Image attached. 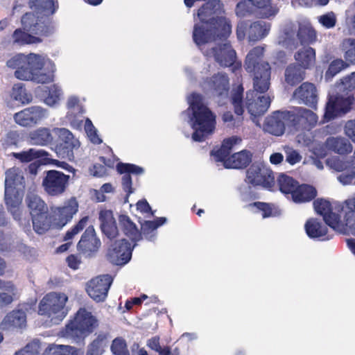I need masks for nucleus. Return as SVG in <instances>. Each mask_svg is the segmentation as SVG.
Wrapping results in <instances>:
<instances>
[{"instance_id":"obj_42","label":"nucleus","mask_w":355,"mask_h":355,"mask_svg":"<svg viewBox=\"0 0 355 355\" xmlns=\"http://www.w3.org/2000/svg\"><path fill=\"white\" fill-rule=\"evenodd\" d=\"M3 321L8 327L22 328L26 324V315L22 310H13L6 315Z\"/></svg>"},{"instance_id":"obj_55","label":"nucleus","mask_w":355,"mask_h":355,"mask_svg":"<svg viewBox=\"0 0 355 355\" xmlns=\"http://www.w3.org/2000/svg\"><path fill=\"white\" fill-rule=\"evenodd\" d=\"M116 170L120 174L125 173L140 175L144 173V168L133 164L119 163L116 165Z\"/></svg>"},{"instance_id":"obj_64","label":"nucleus","mask_w":355,"mask_h":355,"mask_svg":"<svg viewBox=\"0 0 355 355\" xmlns=\"http://www.w3.org/2000/svg\"><path fill=\"white\" fill-rule=\"evenodd\" d=\"M345 132L355 143V119L349 120L345 123Z\"/></svg>"},{"instance_id":"obj_33","label":"nucleus","mask_w":355,"mask_h":355,"mask_svg":"<svg viewBox=\"0 0 355 355\" xmlns=\"http://www.w3.org/2000/svg\"><path fill=\"white\" fill-rule=\"evenodd\" d=\"M31 219L33 230L38 234H44L51 227H54L53 217L49 213V211L46 214H42L31 218Z\"/></svg>"},{"instance_id":"obj_36","label":"nucleus","mask_w":355,"mask_h":355,"mask_svg":"<svg viewBox=\"0 0 355 355\" xmlns=\"http://www.w3.org/2000/svg\"><path fill=\"white\" fill-rule=\"evenodd\" d=\"M26 202L29 209L31 218L46 214L49 211L46 202L38 196L29 194L26 198Z\"/></svg>"},{"instance_id":"obj_5","label":"nucleus","mask_w":355,"mask_h":355,"mask_svg":"<svg viewBox=\"0 0 355 355\" xmlns=\"http://www.w3.org/2000/svg\"><path fill=\"white\" fill-rule=\"evenodd\" d=\"M189 108L192 111L191 128L194 130L192 139L202 142L216 128V115L203 103L201 94L193 93L189 98Z\"/></svg>"},{"instance_id":"obj_18","label":"nucleus","mask_w":355,"mask_h":355,"mask_svg":"<svg viewBox=\"0 0 355 355\" xmlns=\"http://www.w3.org/2000/svg\"><path fill=\"white\" fill-rule=\"evenodd\" d=\"M313 207L317 214L323 217L324 223L334 230L341 231L343 224L340 215L332 211L331 204L329 201L318 198L313 201Z\"/></svg>"},{"instance_id":"obj_26","label":"nucleus","mask_w":355,"mask_h":355,"mask_svg":"<svg viewBox=\"0 0 355 355\" xmlns=\"http://www.w3.org/2000/svg\"><path fill=\"white\" fill-rule=\"evenodd\" d=\"M341 213L343 227L345 226L355 234V193L343 202Z\"/></svg>"},{"instance_id":"obj_48","label":"nucleus","mask_w":355,"mask_h":355,"mask_svg":"<svg viewBox=\"0 0 355 355\" xmlns=\"http://www.w3.org/2000/svg\"><path fill=\"white\" fill-rule=\"evenodd\" d=\"M340 46L344 53L345 59L352 64H355V38L343 39Z\"/></svg>"},{"instance_id":"obj_44","label":"nucleus","mask_w":355,"mask_h":355,"mask_svg":"<svg viewBox=\"0 0 355 355\" xmlns=\"http://www.w3.org/2000/svg\"><path fill=\"white\" fill-rule=\"evenodd\" d=\"M42 92V95L44 97V101L46 105L53 106L59 102L61 90L55 85H52L49 87H44Z\"/></svg>"},{"instance_id":"obj_39","label":"nucleus","mask_w":355,"mask_h":355,"mask_svg":"<svg viewBox=\"0 0 355 355\" xmlns=\"http://www.w3.org/2000/svg\"><path fill=\"white\" fill-rule=\"evenodd\" d=\"M49 155V153L44 150H37L35 148H29L27 150H23L19 153H12L11 156L18 159L21 163L31 162L37 159L42 158Z\"/></svg>"},{"instance_id":"obj_16","label":"nucleus","mask_w":355,"mask_h":355,"mask_svg":"<svg viewBox=\"0 0 355 355\" xmlns=\"http://www.w3.org/2000/svg\"><path fill=\"white\" fill-rule=\"evenodd\" d=\"M112 282L113 279L110 275L97 276L87 282V293L94 301L104 302Z\"/></svg>"},{"instance_id":"obj_43","label":"nucleus","mask_w":355,"mask_h":355,"mask_svg":"<svg viewBox=\"0 0 355 355\" xmlns=\"http://www.w3.org/2000/svg\"><path fill=\"white\" fill-rule=\"evenodd\" d=\"M0 287L4 291L0 292V307L6 306L14 300L16 286L11 281H4Z\"/></svg>"},{"instance_id":"obj_17","label":"nucleus","mask_w":355,"mask_h":355,"mask_svg":"<svg viewBox=\"0 0 355 355\" xmlns=\"http://www.w3.org/2000/svg\"><path fill=\"white\" fill-rule=\"evenodd\" d=\"M211 52L214 58L222 67H232V70L235 72L241 68V62H236V53L229 42L213 47Z\"/></svg>"},{"instance_id":"obj_41","label":"nucleus","mask_w":355,"mask_h":355,"mask_svg":"<svg viewBox=\"0 0 355 355\" xmlns=\"http://www.w3.org/2000/svg\"><path fill=\"white\" fill-rule=\"evenodd\" d=\"M297 37L302 45L313 44L316 41L317 34L315 30L309 24L299 26Z\"/></svg>"},{"instance_id":"obj_2","label":"nucleus","mask_w":355,"mask_h":355,"mask_svg":"<svg viewBox=\"0 0 355 355\" xmlns=\"http://www.w3.org/2000/svg\"><path fill=\"white\" fill-rule=\"evenodd\" d=\"M223 12V4L220 0H209L198 9L200 22L194 25L192 35L198 46L229 37L232 25L228 19L221 16Z\"/></svg>"},{"instance_id":"obj_31","label":"nucleus","mask_w":355,"mask_h":355,"mask_svg":"<svg viewBox=\"0 0 355 355\" xmlns=\"http://www.w3.org/2000/svg\"><path fill=\"white\" fill-rule=\"evenodd\" d=\"M241 141V138L238 136L226 138L223 141L220 148L215 152H212V155H214L217 161L224 162L230 156L232 148Z\"/></svg>"},{"instance_id":"obj_49","label":"nucleus","mask_w":355,"mask_h":355,"mask_svg":"<svg viewBox=\"0 0 355 355\" xmlns=\"http://www.w3.org/2000/svg\"><path fill=\"white\" fill-rule=\"evenodd\" d=\"M28 4L31 8H35L38 11L53 14L56 8L53 0H30Z\"/></svg>"},{"instance_id":"obj_20","label":"nucleus","mask_w":355,"mask_h":355,"mask_svg":"<svg viewBox=\"0 0 355 355\" xmlns=\"http://www.w3.org/2000/svg\"><path fill=\"white\" fill-rule=\"evenodd\" d=\"M46 110L40 106L26 107L13 116L16 123L23 127H31L46 117Z\"/></svg>"},{"instance_id":"obj_34","label":"nucleus","mask_w":355,"mask_h":355,"mask_svg":"<svg viewBox=\"0 0 355 355\" xmlns=\"http://www.w3.org/2000/svg\"><path fill=\"white\" fill-rule=\"evenodd\" d=\"M270 26L265 21H257L250 24L248 30L249 42H255L265 37L269 33Z\"/></svg>"},{"instance_id":"obj_29","label":"nucleus","mask_w":355,"mask_h":355,"mask_svg":"<svg viewBox=\"0 0 355 355\" xmlns=\"http://www.w3.org/2000/svg\"><path fill=\"white\" fill-rule=\"evenodd\" d=\"M325 146L329 150L339 155H346L352 150V144L342 137H329L325 141Z\"/></svg>"},{"instance_id":"obj_8","label":"nucleus","mask_w":355,"mask_h":355,"mask_svg":"<svg viewBox=\"0 0 355 355\" xmlns=\"http://www.w3.org/2000/svg\"><path fill=\"white\" fill-rule=\"evenodd\" d=\"M67 295L64 293L50 292L38 304V314L46 317L53 324H59L68 314Z\"/></svg>"},{"instance_id":"obj_24","label":"nucleus","mask_w":355,"mask_h":355,"mask_svg":"<svg viewBox=\"0 0 355 355\" xmlns=\"http://www.w3.org/2000/svg\"><path fill=\"white\" fill-rule=\"evenodd\" d=\"M326 223H323L317 218H309L304 225V229L307 236L313 239L320 241L329 240L331 236L328 233Z\"/></svg>"},{"instance_id":"obj_30","label":"nucleus","mask_w":355,"mask_h":355,"mask_svg":"<svg viewBox=\"0 0 355 355\" xmlns=\"http://www.w3.org/2000/svg\"><path fill=\"white\" fill-rule=\"evenodd\" d=\"M119 223L124 234L132 241L137 242L142 239L141 232L128 216L121 215L119 216Z\"/></svg>"},{"instance_id":"obj_7","label":"nucleus","mask_w":355,"mask_h":355,"mask_svg":"<svg viewBox=\"0 0 355 355\" xmlns=\"http://www.w3.org/2000/svg\"><path fill=\"white\" fill-rule=\"evenodd\" d=\"M4 200L8 211L16 219L20 217V205L26 191V180L23 171L12 167L6 171Z\"/></svg>"},{"instance_id":"obj_11","label":"nucleus","mask_w":355,"mask_h":355,"mask_svg":"<svg viewBox=\"0 0 355 355\" xmlns=\"http://www.w3.org/2000/svg\"><path fill=\"white\" fill-rule=\"evenodd\" d=\"M246 182L271 190L275 185L273 172L261 164H252L246 171Z\"/></svg>"},{"instance_id":"obj_62","label":"nucleus","mask_w":355,"mask_h":355,"mask_svg":"<svg viewBox=\"0 0 355 355\" xmlns=\"http://www.w3.org/2000/svg\"><path fill=\"white\" fill-rule=\"evenodd\" d=\"M124 175L122 177V187L123 191L126 193V198L129 197V196L133 193L132 188V182L131 175L129 174L123 173Z\"/></svg>"},{"instance_id":"obj_25","label":"nucleus","mask_w":355,"mask_h":355,"mask_svg":"<svg viewBox=\"0 0 355 355\" xmlns=\"http://www.w3.org/2000/svg\"><path fill=\"white\" fill-rule=\"evenodd\" d=\"M99 220L102 232L110 240L119 235L116 220L110 210H101L99 213Z\"/></svg>"},{"instance_id":"obj_54","label":"nucleus","mask_w":355,"mask_h":355,"mask_svg":"<svg viewBox=\"0 0 355 355\" xmlns=\"http://www.w3.org/2000/svg\"><path fill=\"white\" fill-rule=\"evenodd\" d=\"M341 113L337 107L336 105L333 101V97L329 98L325 107V112L324 114V120L329 121L337 116H341Z\"/></svg>"},{"instance_id":"obj_63","label":"nucleus","mask_w":355,"mask_h":355,"mask_svg":"<svg viewBox=\"0 0 355 355\" xmlns=\"http://www.w3.org/2000/svg\"><path fill=\"white\" fill-rule=\"evenodd\" d=\"M86 132L89 137L90 141L94 144H100L102 142L101 139L98 137L95 127L90 124L89 126L86 128Z\"/></svg>"},{"instance_id":"obj_23","label":"nucleus","mask_w":355,"mask_h":355,"mask_svg":"<svg viewBox=\"0 0 355 355\" xmlns=\"http://www.w3.org/2000/svg\"><path fill=\"white\" fill-rule=\"evenodd\" d=\"M293 96L306 106L312 109L317 108V89L313 83L308 82L303 83L295 90Z\"/></svg>"},{"instance_id":"obj_4","label":"nucleus","mask_w":355,"mask_h":355,"mask_svg":"<svg viewBox=\"0 0 355 355\" xmlns=\"http://www.w3.org/2000/svg\"><path fill=\"white\" fill-rule=\"evenodd\" d=\"M6 66L15 69V77L21 80L42 84L53 81L52 76L40 71L44 66V60L39 54L31 53L26 55L17 53L7 60Z\"/></svg>"},{"instance_id":"obj_22","label":"nucleus","mask_w":355,"mask_h":355,"mask_svg":"<svg viewBox=\"0 0 355 355\" xmlns=\"http://www.w3.org/2000/svg\"><path fill=\"white\" fill-rule=\"evenodd\" d=\"M101 242L92 225L86 228L77 244V250L86 256H92L100 248Z\"/></svg>"},{"instance_id":"obj_35","label":"nucleus","mask_w":355,"mask_h":355,"mask_svg":"<svg viewBox=\"0 0 355 355\" xmlns=\"http://www.w3.org/2000/svg\"><path fill=\"white\" fill-rule=\"evenodd\" d=\"M210 87L218 96L227 94L230 89V81L225 73H218L212 76L209 82Z\"/></svg>"},{"instance_id":"obj_1","label":"nucleus","mask_w":355,"mask_h":355,"mask_svg":"<svg viewBox=\"0 0 355 355\" xmlns=\"http://www.w3.org/2000/svg\"><path fill=\"white\" fill-rule=\"evenodd\" d=\"M264 48L257 46L251 49L245 60V71L253 76V90L246 93V108L250 115L257 117L264 114L270 105L269 96H258L270 87L271 68L268 62L263 61Z\"/></svg>"},{"instance_id":"obj_52","label":"nucleus","mask_w":355,"mask_h":355,"mask_svg":"<svg viewBox=\"0 0 355 355\" xmlns=\"http://www.w3.org/2000/svg\"><path fill=\"white\" fill-rule=\"evenodd\" d=\"M111 351L114 355H130L126 341L121 337H117L113 340Z\"/></svg>"},{"instance_id":"obj_45","label":"nucleus","mask_w":355,"mask_h":355,"mask_svg":"<svg viewBox=\"0 0 355 355\" xmlns=\"http://www.w3.org/2000/svg\"><path fill=\"white\" fill-rule=\"evenodd\" d=\"M11 97L22 104H28L33 100L32 94L26 91L23 83H17L13 85Z\"/></svg>"},{"instance_id":"obj_38","label":"nucleus","mask_w":355,"mask_h":355,"mask_svg":"<svg viewBox=\"0 0 355 355\" xmlns=\"http://www.w3.org/2000/svg\"><path fill=\"white\" fill-rule=\"evenodd\" d=\"M305 76L304 69L297 64H291L285 71V80L291 85L294 86L302 82Z\"/></svg>"},{"instance_id":"obj_13","label":"nucleus","mask_w":355,"mask_h":355,"mask_svg":"<svg viewBox=\"0 0 355 355\" xmlns=\"http://www.w3.org/2000/svg\"><path fill=\"white\" fill-rule=\"evenodd\" d=\"M70 177L56 170L46 171L42 180V187L46 193L51 196H58L65 192Z\"/></svg>"},{"instance_id":"obj_32","label":"nucleus","mask_w":355,"mask_h":355,"mask_svg":"<svg viewBox=\"0 0 355 355\" xmlns=\"http://www.w3.org/2000/svg\"><path fill=\"white\" fill-rule=\"evenodd\" d=\"M146 345L151 350L157 352L158 355H181L180 349L177 346L174 347L168 345L162 346L159 336L149 338L146 342Z\"/></svg>"},{"instance_id":"obj_9","label":"nucleus","mask_w":355,"mask_h":355,"mask_svg":"<svg viewBox=\"0 0 355 355\" xmlns=\"http://www.w3.org/2000/svg\"><path fill=\"white\" fill-rule=\"evenodd\" d=\"M279 190L287 198L291 196L292 200L297 204L312 201L317 196L316 189L310 184H300L293 178L282 174L277 180Z\"/></svg>"},{"instance_id":"obj_46","label":"nucleus","mask_w":355,"mask_h":355,"mask_svg":"<svg viewBox=\"0 0 355 355\" xmlns=\"http://www.w3.org/2000/svg\"><path fill=\"white\" fill-rule=\"evenodd\" d=\"M44 355H78V350L69 345H50L46 349Z\"/></svg>"},{"instance_id":"obj_15","label":"nucleus","mask_w":355,"mask_h":355,"mask_svg":"<svg viewBox=\"0 0 355 355\" xmlns=\"http://www.w3.org/2000/svg\"><path fill=\"white\" fill-rule=\"evenodd\" d=\"M132 250L130 243L125 239L115 241L109 245L106 258L114 265L124 266L130 260Z\"/></svg>"},{"instance_id":"obj_37","label":"nucleus","mask_w":355,"mask_h":355,"mask_svg":"<svg viewBox=\"0 0 355 355\" xmlns=\"http://www.w3.org/2000/svg\"><path fill=\"white\" fill-rule=\"evenodd\" d=\"M294 58L297 65L304 69L310 68L315 61V51L312 47L301 49L295 53Z\"/></svg>"},{"instance_id":"obj_57","label":"nucleus","mask_w":355,"mask_h":355,"mask_svg":"<svg viewBox=\"0 0 355 355\" xmlns=\"http://www.w3.org/2000/svg\"><path fill=\"white\" fill-rule=\"evenodd\" d=\"M252 4L250 0H243L237 3L236 12L239 17H245L252 12Z\"/></svg>"},{"instance_id":"obj_3","label":"nucleus","mask_w":355,"mask_h":355,"mask_svg":"<svg viewBox=\"0 0 355 355\" xmlns=\"http://www.w3.org/2000/svg\"><path fill=\"white\" fill-rule=\"evenodd\" d=\"M21 23L22 27L16 28L10 36L12 44L16 46L42 43L44 37H48L54 33V27L49 19L33 12L23 15Z\"/></svg>"},{"instance_id":"obj_12","label":"nucleus","mask_w":355,"mask_h":355,"mask_svg":"<svg viewBox=\"0 0 355 355\" xmlns=\"http://www.w3.org/2000/svg\"><path fill=\"white\" fill-rule=\"evenodd\" d=\"M243 88L241 85L239 86L237 89L232 94L231 97V103L234 107V111L236 116H234L231 111L224 112L221 116L223 122L228 128H234L240 127L243 123Z\"/></svg>"},{"instance_id":"obj_28","label":"nucleus","mask_w":355,"mask_h":355,"mask_svg":"<svg viewBox=\"0 0 355 355\" xmlns=\"http://www.w3.org/2000/svg\"><path fill=\"white\" fill-rule=\"evenodd\" d=\"M252 156L250 151L243 150L230 155L224 163L227 168H244L251 162Z\"/></svg>"},{"instance_id":"obj_19","label":"nucleus","mask_w":355,"mask_h":355,"mask_svg":"<svg viewBox=\"0 0 355 355\" xmlns=\"http://www.w3.org/2000/svg\"><path fill=\"white\" fill-rule=\"evenodd\" d=\"M78 211V203L73 197L67 200L62 206L57 207L53 211L54 227L62 228L69 223Z\"/></svg>"},{"instance_id":"obj_14","label":"nucleus","mask_w":355,"mask_h":355,"mask_svg":"<svg viewBox=\"0 0 355 355\" xmlns=\"http://www.w3.org/2000/svg\"><path fill=\"white\" fill-rule=\"evenodd\" d=\"M55 136L53 146L58 153L63 157H73V150L80 146L79 141L66 128H53Z\"/></svg>"},{"instance_id":"obj_6","label":"nucleus","mask_w":355,"mask_h":355,"mask_svg":"<svg viewBox=\"0 0 355 355\" xmlns=\"http://www.w3.org/2000/svg\"><path fill=\"white\" fill-rule=\"evenodd\" d=\"M98 319L85 308H80L60 330V335L78 345H84L85 338L98 327Z\"/></svg>"},{"instance_id":"obj_60","label":"nucleus","mask_w":355,"mask_h":355,"mask_svg":"<svg viewBox=\"0 0 355 355\" xmlns=\"http://www.w3.org/2000/svg\"><path fill=\"white\" fill-rule=\"evenodd\" d=\"M340 84L343 86V89L352 91L355 88V72L343 77L340 80Z\"/></svg>"},{"instance_id":"obj_27","label":"nucleus","mask_w":355,"mask_h":355,"mask_svg":"<svg viewBox=\"0 0 355 355\" xmlns=\"http://www.w3.org/2000/svg\"><path fill=\"white\" fill-rule=\"evenodd\" d=\"M55 137L53 129L51 130L48 128H39L28 135L32 144L42 146L53 145Z\"/></svg>"},{"instance_id":"obj_40","label":"nucleus","mask_w":355,"mask_h":355,"mask_svg":"<svg viewBox=\"0 0 355 355\" xmlns=\"http://www.w3.org/2000/svg\"><path fill=\"white\" fill-rule=\"evenodd\" d=\"M166 222L165 217H159L154 220H145L141 223V232L144 237L152 241L155 237L156 230Z\"/></svg>"},{"instance_id":"obj_59","label":"nucleus","mask_w":355,"mask_h":355,"mask_svg":"<svg viewBox=\"0 0 355 355\" xmlns=\"http://www.w3.org/2000/svg\"><path fill=\"white\" fill-rule=\"evenodd\" d=\"M318 21L326 28H331L336 26V17L333 12L319 17Z\"/></svg>"},{"instance_id":"obj_61","label":"nucleus","mask_w":355,"mask_h":355,"mask_svg":"<svg viewBox=\"0 0 355 355\" xmlns=\"http://www.w3.org/2000/svg\"><path fill=\"white\" fill-rule=\"evenodd\" d=\"M347 64L341 59H337L331 62L328 71L332 76H335L342 69H345Z\"/></svg>"},{"instance_id":"obj_50","label":"nucleus","mask_w":355,"mask_h":355,"mask_svg":"<svg viewBox=\"0 0 355 355\" xmlns=\"http://www.w3.org/2000/svg\"><path fill=\"white\" fill-rule=\"evenodd\" d=\"M106 339V334H99L89 344L86 355H101Z\"/></svg>"},{"instance_id":"obj_58","label":"nucleus","mask_w":355,"mask_h":355,"mask_svg":"<svg viewBox=\"0 0 355 355\" xmlns=\"http://www.w3.org/2000/svg\"><path fill=\"white\" fill-rule=\"evenodd\" d=\"M248 207H256L259 211H262L263 218L270 217L272 215V208L269 203L263 202H254L249 204Z\"/></svg>"},{"instance_id":"obj_10","label":"nucleus","mask_w":355,"mask_h":355,"mask_svg":"<svg viewBox=\"0 0 355 355\" xmlns=\"http://www.w3.org/2000/svg\"><path fill=\"white\" fill-rule=\"evenodd\" d=\"M288 112L290 128L296 131L309 132L318 123V117L311 110L302 107H292Z\"/></svg>"},{"instance_id":"obj_47","label":"nucleus","mask_w":355,"mask_h":355,"mask_svg":"<svg viewBox=\"0 0 355 355\" xmlns=\"http://www.w3.org/2000/svg\"><path fill=\"white\" fill-rule=\"evenodd\" d=\"M272 0H250L252 6H256L260 10V15L263 18H268L274 16L277 12L278 10L271 6Z\"/></svg>"},{"instance_id":"obj_53","label":"nucleus","mask_w":355,"mask_h":355,"mask_svg":"<svg viewBox=\"0 0 355 355\" xmlns=\"http://www.w3.org/2000/svg\"><path fill=\"white\" fill-rule=\"evenodd\" d=\"M88 220V216L83 217L76 225H74L66 232L64 236V241H68L71 240L76 234L80 232L86 227Z\"/></svg>"},{"instance_id":"obj_51","label":"nucleus","mask_w":355,"mask_h":355,"mask_svg":"<svg viewBox=\"0 0 355 355\" xmlns=\"http://www.w3.org/2000/svg\"><path fill=\"white\" fill-rule=\"evenodd\" d=\"M21 141L19 132L10 130L1 140V145L4 148H8L12 146L17 147Z\"/></svg>"},{"instance_id":"obj_21","label":"nucleus","mask_w":355,"mask_h":355,"mask_svg":"<svg viewBox=\"0 0 355 355\" xmlns=\"http://www.w3.org/2000/svg\"><path fill=\"white\" fill-rule=\"evenodd\" d=\"M288 110H277L267 117L265 129L275 136H282L286 130V125L290 127Z\"/></svg>"},{"instance_id":"obj_56","label":"nucleus","mask_w":355,"mask_h":355,"mask_svg":"<svg viewBox=\"0 0 355 355\" xmlns=\"http://www.w3.org/2000/svg\"><path fill=\"white\" fill-rule=\"evenodd\" d=\"M333 101L342 115L346 114L350 110L352 104V100L350 98H344L338 96L333 97Z\"/></svg>"}]
</instances>
